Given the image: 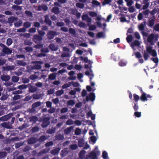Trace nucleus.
Returning a JSON list of instances; mask_svg holds the SVG:
<instances>
[{
  "mask_svg": "<svg viewBox=\"0 0 159 159\" xmlns=\"http://www.w3.org/2000/svg\"><path fill=\"white\" fill-rule=\"evenodd\" d=\"M146 97V94L144 93L142 94L140 97V99L143 101H147L148 99Z\"/></svg>",
  "mask_w": 159,
  "mask_h": 159,
  "instance_id": "32",
  "label": "nucleus"
},
{
  "mask_svg": "<svg viewBox=\"0 0 159 159\" xmlns=\"http://www.w3.org/2000/svg\"><path fill=\"white\" fill-rule=\"evenodd\" d=\"M134 99L135 101L134 102H138V100H139L140 98L139 95L136 94V93L133 94Z\"/></svg>",
  "mask_w": 159,
  "mask_h": 159,
  "instance_id": "37",
  "label": "nucleus"
},
{
  "mask_svg": "<svg viewBox=\"0 0 159 159\" xmlns=\"http://www.w3.org/2000/svg\"><path fill=\"white\" fill-rule=\"evenodd\" d=\"M39 128L38 126H35L33 127L31 129V131L32 133H35L38 131Z\"/></svg>",
  "mask_w": 159,
  "mask_h": 159,
  "instance_id": "45",
  "label": "nucleus"
},
{
  "mask_svg": "<svg viewBox=\"0 0 159 159\" xmlns=\"http://www.w3.org/2000/svg\"><path fill=\"white\" fill-rule=\"evenodd\" d=\"M57 35L56 31L53 30L49 31L47 33V36L48 39L51 40L53 39L55 36Z\"/></svg>",
  "mask_w": 159,
  "mask_h": 159,
  "instance_id": "7",
  "label": "nucleus"
},
{
  "mask_svg": "<svg viewBox=\"0 0 159 159\" xmlns=\"http://www.w3.org/2000/svg\"><path fill=\"white\" fill-rule=\"evenodd\" d=\"M8 96L7 95L5 94H2V95L1 97L0 98V99L1 101H4L6 100Z\"/></svg>",
  "mask_w": 159,
  "mask_h": 159,
  "instance_id": "50",
  "label": "nucleus"
},
{
  "mask_svg": "<svg viewBox=\"0 0 159 159\" xmlns=\"http://www.w3.org/2000/svg\"><path fill=\"white\" fill-rule=\"evenodd\" d=\"M45 18L44 22L45 23L49 26H51L52 25V21L49 18L48 15H46L44 16Z\"/></svg>",
  "mask_w": 159,
  "mask_h": 159,
  "instance_id": "13",
  "label": "nucleus"
},
{
  "mask_svg": "<svg viewBox=\"0 0 159 159\" xmlns=\"http://www.w3.org/2000/svg\"><path fill=\"white\" fill-rule=\"evenodd\" d=\"M22 20H20L18 21L15 23L14 25L16 27H19L22 25Z\"/></svg>",
  "mask_w": 159,
  "mask_h": 159,
  "instance_id": "44",
  "label": "nucleus"
},
{
  "mask_svg": "<svg viewBox=\"0 0 159 159\" xmlns=\"http://www.w3.org/2000/svg\"><path fill=\"white\" fill-rule=\"evenodd\" d=\"M38 33L39 34L38 35H40V36H42L43 38V37L44 36L45 34V32L42 30H38Z\"/></svg>",
  "mask_w": 159,
  "mask_h": 159,
  "instance_id": "59",
  "label": "nucleus"
},
{
  "mask_svg": "<svg viewBox=\"0 0 159 159\" xmlns=\"http://www.w3.org/2000/svg\"><path fill=\"white\" fill-rule=\"evenodd\" d=\"M19 80V78L16 76H13L11 78L12 81L14 83L17 82Z\"/></svg>",
  "mask_w": 159,
  "mask_h": 159,
  "instance_id": "34",
  "label": "nucleus"
},
{
  "mask_svg": "<svg viewBox=\"0 0 159 159\" xmlns=\"http://www.w3.org/2000/svg\"><path fill=\"white\" fill-rule=\"evenodd\" d=\"M50 117L49 116L43 117L39 119V121L42 122L41 126L43 128L47 127L50 124Z\"/></svg>",
  "mask_w": 159,
  "mask_h": 159,
  "instance_id": "4",
  "label": "nucleus"
},
{
  "mask_svg": "<svg viewBox=\"0 0 159 159\" xmlns=\"http://www.w3.org/2000/svg\"><path fill=\"white\" fill-rule=\"evenodd\" d=\"M64 93V91L61 89V90H59L58 91H57L56 92V94L57 96H61Z\"/></svg>",
  "mask_w": 159,
  "mask_h": 159,
  "instance_id": "55",
  "label": "nucleus"
},
{
  "mask_svg": "<svg viewBox=\"0 0 159 159\" xmlns=\"http://www.w3.org/2000/svg\"><path fill=\"white\" fill-rule=\"evenodd\" d=\"M51 11L52 12L56 15H58L60 12L59 8L57 7H52Z\"/></svg>",
  "mask_w": 159,
  "mask_h": 159,
  "instance_id": "17",
  "label": "nucleus"
},
{
  "mask_svg": "<svg viewBox=\"0 0 159 159\" xmlns=\"http://www.w3.org/2000/svg\"><path fill=\"white\" fill-rule=\"evenodd\" d=\"M37 141V139L35 137H31L28 140V143L29 144H33L36 143Z\"/></svg>",
  "mask_w": 159,
  "mask_h": 159,
  "instance_id": "16",
  "label": "nucleus"
},
{
  "mask_svg": "<svg viewBox=\"0 0 159 159\" xmlns=\"http://www.w3.org/2000/svg\"><path fill=\"white\" fill-rule=\"evenodd\" d=\"M7 153L6 152H0V159H2L6 157Z\"/></svg>",
  "mask_w": 159,
  "mask_h": 159,
  "instance_id": "36",
  "label": "nucleus"
},
{
  "mask_svg": "<svg viewBox=\"0 0 159 159\" xmlns=\"http://www.w3.org/2000/svg\"><path fill=\"white\" fill-rule=\"evenodd\" d=\"M12 8L16 11L21 9V8L20 6L16 5H13L12 7Z\"/></svg>",
  "mask_w": 159,
  "mask_h": 159,
  "instance_id": "47",
  "label": "nucleus"
},
{
  "mask_svg": "<svg viewBox=\"0 0 159 159\" xmlns=\"http://www.w3.org/2000/svg\"><path fill=\"white\" fill-rule=\"evenodd\" d=\"M12 43V41L11 39L9 38L7 39V40L6 44L7 46H10Z\"/></svg>",
  "mask_w": 159,
  "mask_h": 159,
  "instance_id": "57",
  "label": "nucleus"
},
{
  "mask_svg": "<svg viewBox=\"0 0 159 159\" xmlns=\"http://www.w3.org/2000/svg\"><path fill=\"white\" fill-rule=\"evenodd\" d=\"M12 116V113H9L7 115L2 116L0 118V121H5L11 118Z\"/></svg>",
  "mask_w": 159,
  "mask_h": 159,
  "instance_id": "11",
  "label": "nucleus"
},
{
  "mask_svg": "<svg viewBox=\"0 0 159 159\" xmlns=\"http://www.w3.org/2000/svg\"><path fill=\"white\" fill-rule=\"evenodd\" d=\"M70 53L68 52H63L61 55V57H70Z\"/></svg>",
  "mask_w": 159,
  "mask_h": 159,
  "instance_id": "38",
  "label": "nucleus"
},
{
  "mask_svg": "<svg viewBox=\"0 0 159 159\" xmlns=\"http://www.w3.org/2000/svg\"><path fill=\"white\" fill-rule=\"evenodd\" d=\"M73 127L71 126L70 127L65 129L64 130V133L65 134L68 135L71 132V131L73 129Z\"/></svg>",
  "mask_w": 159,
  "mask_h": 159,
  "instance_id": "19",
  "label": "nucleus"
},
{
  "mask_svg": "<svg viewBox=\"0 0 159 159\" xmlns=\"http://www.w3.org/2000/svg\"><path fill=\"white\" fill-rule=\"evenodd\" d=\"M76 6L80 8L83 9L84 7V4L80 2H77L76 4Z\"/></svg>",
  "mask_w": 159,
  "mask_h": 159,
  "instance_id": "41",
  "label": "nucleus"
},
{
  "mask_svg": "<svg viewBox=\"0 0 159 159\" xmlns=\"http://www.w3.org/2000/svg\"><path fill=\"white\" fill-rule=\"evenodd\" d=\"M71 86V83L69 82L68 83H66L64 84L62 87L63 89H65L68 88Z\"/></svg>",
  "mask_w": 159,
  "mask_h": 159,
  "instance_id": "54",
  "label": "nucleus"
},
{
  "mask_svg": "<svg viewBox=\"0 0 159 159\" xmlns=\"http://www.w3.org/2000/svg\"><path fill=\"white\" fill-rule=\"evenodd\" d=\"M33 43L30 39H26L24 41V44L25 45L30 46Z\"/></svg>",
  "mask_w": 159,
  "mask_h": 159,
  "instance_id": "29",
  "label": "nucleus"
},
{
  "mask_svg": "<svg viewBox=\"0 0 159 159\" xmlns=\"http://www.w3.org/2000/svg\"><path fill=\"white\" fill-rule=\"evenodd\" d=\"M43 38L42 36L38 34L33 35L32 38L33 41L37 44L35 45L34 47L36 49H39L43 47V44H42Z\"/></svg>",
  "mask_w": 159,
  "mask_h": 159,
  "instance_id": "1",
  "label": "nucleus"
},
{
  "mask_svg": "<svg viewBox=\"0 0 159 159\" xmlns=\"http://www.w3.org/2000/svg\"><path fill=\"white\" fill-rule=\"evenodd\" d=\"M89 15L92 17L97 16V14L96 12L93 11H90L89 12Z\"/></svg>",
  "mask_w": 159,
  "mask_h": 159,
  "instance_id": "60",
  "label": "nucleus"
},
{
  "mask_svg": "<svg viewBox=\"0 0 159 159\" xmlns=\"http://www.w3.org/2000/svg\"><path fill=\"white\" fill-rule=\"evenodd\" d=\"M146 52L145 51H144L143 57L145 61L148 60L149 57L148 53L151 55L153 57H156L157 56V52L155 49H152V47L151 46L147 47L146 48Z\"/></svg>",
  "mask_w": 159,
  "mask_h": 159,
  "instance_id": "2",
  "label": "nucleus"
},
{
  "mask_svg": "<svg viewBox=\"0 0 159 159\" xmlns=\"http://www.w3.org/2000/svg\"><path fill=\"white\" fill-rule=\"evenodd\" d=\"M53 142L52 141H50L46 143L45 144V146L46 147L48 148L50 146L53 145Z\"/></svg>",
  "mask_w": 159,
  "mask_h": 159,
  "instance_id": "52",
  "label": "nucleus"
},
{
  "mask_svg": "<svg viewBox=\"0 0 159 159\" xmlns=\"http://www.w3.org/2000/svg\"><path fill=\"white\" fill-rule=\"evenodd\" d=\"M150 18L151 19L148 20V25L149 27H152L154 25L155 22L156 20V17L155 16H153Z\"/></svg>",
  "mask_w": 159,
  "mask_h": 159,
  "instance_id": "9",
  "label": "nucleus"
},
{
  "mask_svg": "<svg viewBox=\"0 0 159 159\" xmlns=\"http://www.w3.org/2000/svg\"><path fill=\"white\" fill-rule=\"evenodd\" d=\"M67 153V152L66 150H62L61 151L60 155L62 157H63L66 156Z\"/></svg>",
  "mask_w": 159,
  "mask_h": 159,
  "instance_id": "58",
  "label": "nucleus"
},
{
  "mask_svg": "<svg viewBox=\"0 0 159 159\" xmlns=\"http://www.w3.org/2000/svg\"><path fill=\"white\" fill-rule=\"evenodd\" d=\"M158 36L153 33L150 34L147 38V41L151 45H153L158 40Z\"/></svg>",
  "mask_w": 159,
  "mask_h": 159,
  "instance_id": "3",
  "label": "nucleus"
},
{
  "mask_svg": "<svg viewBox=\"0 0 159 159\" xmlns=\"http://www.w3.org/2000/svg\"><path fill=\"white\" fill-rule=\"evenodd\" d=\"M95 96L94 93H90L89 96H87L86 98V100L87 101H89V100L93 102L95 99Z\"/></svg>",
  "mask_w": 159,
  "mask_h": 159,
  "instance_id": "10",
  "label": "nucleus"
},
{
  "mask_svg": "<svg viewBox=\"0 0 159 159\" xmlns=\"http://www.w3.org/2000/svg\"><path fill=\"white\" fill-rule=\"evenodd\" d=\"M25 50L28 52H30L32 51L33 49V48L30 47H26L25 48Z\"/></svg>",
  "mask_w": 159,
  "mask_h": 159,
  "instance_id": "62",
  "label": "nucleus"
},
{
  "mask_svg": "<svg viewBox=\"0 0 159 159\" xmlns=\"http://www.w3.org/2000/svg\"><path fill=\"white\" fill-rule=\"evenodd\" d=\"M28 87L27 85L22 84L18 86V88L20 89H26Z\"/></svg>",
  "mask_w": 159,
  "mask_h": 159,
  "instance_id": "56",
  "label": "nucleus"
},
{
  "mask_svg": "<svg viewBox=\"0 0 159 159\" xmlns=\"http://www.w3.org/2000/svg\"><path fill=\"white\" fill-rule=\"evenodd\" d=\"M80 58L81 60L84 61L85 63H88V61L89 63L91 62L90 61H88V59L87 57H83L81 56L80 57Z\"/></svg>",
  "mask_w": 159,
  "mask_h": 159,
  "instance_id": "39",
  "label": "nucleus"
},
{
  "mask_svg": "<svg viewBox=\"0 0 159 159\" xmlns=\"http://www.w3.org/2000/svg\"><path fill=\"white\" fill-rule=\"evenodd\" d=\"M118 64L120 66H124L126 65L127 62L123 60H121L119 62Z\"/></svg>",
  "mask_w": 159,
  "mask_h": 159,
  "instance_id": "35",
  "label": "nucleus"
},
{
  "mask_svg": "<svg viewBox=\"0 0 159 159\" xmlns=\"http://www.w3.org/2000/svg\"><path fill=\"white\" fill-rule=\"evenodd\" d=\"M57 75V73H53L50 74L48 76V79L51 80H54L56 79Z\"/></svg>",
  "mask_w": 159,
  "mask_h": 159,
  "instance_id": "22",
  "label": "nucleus"
},
{
  "mask_svg": "<svg viewBox=\"0 0 159 159\" xmlns=\"http://www.w3.org/2000/svg\"><path fill=\"white\" fill-rule=\"evenodd\" d=\"M69 33L72 34L73 36H75L76 35V32L75 30L71 28L69 29Z\"/></svg>",
  "mask_w": 159,
  "mask_h": 159,
  "instance_id": "31",
  "label": "nucleus"
},
{
  "mask_svg": "<svg viewBox=\"0 0 159 159\" xmlns=\"http://www.w3.org/2000/svg\"><path fill=\"white\" fill-rule=\"evenodd\" d=\"M149 10L148 9H147V10L143 11H142V13L143 14V15L145 16V18H147L149 14Z\"/></svg>",
  "mask_w": 159,
  "mask_h": 159,
  "instance_id": "53",
  "label": "nucleus"
},
{
  "mask_svg": "<svg viewBox=\"0 0 159 159\" xmlns=\"http://www.w3.org/2000/svg\"><path fill=\"white\" fill-rule=\"evenodd\" d=\"M133 37L132 35H129L126 38V39L127 42L128 43L131 42L133 40Z\"/></svg>",
  "mask_w": 159,
  "mask_h": 159,
  "instance_id": "49",
  "label": "nucleus"
},
{
  "mask_svg": "<svg viewBox=\"0 0 159 159\" xmlns=\"http://www.w3.org/2000/svg\"><path fill=\"white\" fill-rule=\"evenodd\" d=\"M134 105L133 106V108L135 111H137L139 108L138 102H134Z\"/></svg>",
  "mask_w": 159,
  "mask_h": 159,
  "instance_id": "61",
  "label": "nucleus"
},
{
  "mask_svg": "<svg viewBox=\"0 0 159 159\" xmlns=\"http://www.w3.org/2000/svg\"><path fill=\"white\" fill-rule=\"evenodd\" d=\"M41 49V52L42 53H48L49 52L48 48L47 47L43 48Z\"/></svg>",
  "mask_w": 159,
  "mask_h": 159,
  "instance_id": "51",
  "label": "nucleus"
},
{
  "mask_svg": "<svg viewBox=\"0 0 159 159\" xmlns=\"http://www.w3.org/2000/svg\"><path fill=\"white\" fill-rule=\"evenodd\" d=\"M60 150L59 148H56L53 149L51 152V154L53 155H55L57 154Z\"/></svg>",
  "mask_w": 159,
  "mask_h": 159,
  "instance_id": "24",
  "label": "nucleus"
},
{
  "mask_svg": "<svg viewBox=\"0 0 159 159\" xmlns=\"http://www.w3.org/2000/svg\"><path fill=\"white\" fill-rule=\"evenodd\" d=\"M100 154L99 151H97L96 152L94 151H92L89 154V157L92 159H97V156H99Z\"/></svg>",
  "mask_w": 159,
  "mask_h": 159,
  "instance_id": "8",
  "label": "nucleus"
},
{
  "mask_svg": "<svg viewBox=\"0 0 159 159\" xmlns=\"http://www.w3.org/2000/svg\"><path fill=\"white\" fill-rule=\"evenodd\" d=\"M31 23L28 21L24 22L23 24V27L26 29L30 28L31 26Z\"/></svg>",
  "mask_w": 159,
  "mask_h": 159,
  "instance_id": "27",
  "label": "nucleus"
},
{
  "mask_svg": "<svg viewBox=\"0 0 159 159\" xmlns=\"http://www.w3.org/2000/svg\"><path fill=\"white\" fill-rule=\"evenodd\" d=\"M25 14L27 16L29 17H32L33 16L32 12L29 11H25Z\"/></svg>",
  "mask_w": 159,
  "mask_h": 159,
  "instance_id": "43",
  "label": "nucleus"
},
{
  "mask_svg": "<svg viewBox=\"0 0 159 159\" xmlns=\"http://www.w3.org/2000/svg\"><path fill=\"white\" fill-rule=\"evenodd\" d=\"M111 2V0H104L102 2V5L104 6L106 5L109 4L111 5L110 3Z\"/></svg>",
  "mask_w": 159,
  "mask_h": 159,
  "instance_id": "42",
  "label": "nucleus"
},
{
  "mask_svg": "<svg viewBox=\"0 0 159 159\" xmlns=\"http://www.w3.org/2000/svg\"><path fill=\"white\" fill-rule=\"evenodd\" d=\"M18 18L14 16H11L7 20V22L9 23H12L15 21H16Z\"/></svg>",
  "mask_w": 159,
  "mask_h": 159,
  "instance_id": "23",
  "label": "nucleus"
},
{
  "mask_svg": "<svg viewBox=\"0 0 159 159\" xmlns=\"http://www.w3.org/2000/svg\"><path fill=\"white\" fill-rule=\"evenodd\" d=\"M102 157L104 159H107L108 157V154L106 151H104L102 153Z\"/></svg>",
  "mask_w": 159,
  "mask_h": 159,
  "instance_id": "64",
  "label": "nucleus"
},
{
  "mask_svg": "<svg viewBox=\"0 0 159 159\" xmlns=\"http://www.w3.org/2000/svg\"><path fill=\"white\" fill-rule=\"evenodd\" d=\"M17 64L20 66H25L27 64L23 60L18 61Z\"/></svg>",
  "mask_w": 159,
  "mask_h": 159,
  "instance_id": "46",
  "label": "nucleus"
},
{
  "mask_svg": "<svg viewBox=\"0 0 159 159\" xmlns=\"http://www.w3.org/2000/svg\"><path fill=\"white\" fill-rule=\"evenodd\" d=\"M33 63L35 65L33 66V69L34 70H40L42 68V66L41 65L42 64L43 62L40 61H33Z\"/></svg>",
  "mask_w": 159,
  "mask_h": 159,
  "instance_id": "6",
  "label": "nucleus"
},
{
  "mask_svg": "<svg viewBox=\"0 0 159 159\" xmlns=\"http://www.w3.org/2000/svg\"><path fill=\"white\" fill-rule=\"evenodd\" d=\"M86 152L84 150H81L79 153V157L80 159H84Z\"/></svg>",
  "mask_w": 159,
  "mask_h": 159,
  "instance_id": "25",
  "label": "nucleus"
},
{
  "mask_svg": "<svg viewBox=\"0 0 159 159\" xmlns=\"http://www.w3.org/2000/svg\"><path fill=\"white\" fill-rule=\"evenodd\" d=\"M0 78L2 81L7 82L10 80V77L9 75L3 74L1 75Z\"/></svg>",
  "mask_w": 159,
  "mask_h": 159,
  "instance_id": "12",
  "label": "nucleus"
},
{
  "mask_svg": "<svg viewBox=\"0 0 159 159\" xmlns=\"http://www.w3.org/2000/svg\"><path fill=\"white\" fill-rule=\"evenodd\" d=\"M41 104L40 102H37L33 103L32 105L31 110L34 111L35 110V108L39 106Z\"/></svg>",
  "mask_w": 159,
  "mask_h": 159,
  "instance_id": "18",
  "label": "nucleus"
},
{
  "mask_svg": "<svg viewBox=\"0 0 159 159\" xmlns=\"http://www.w3.org/2000/svg\"><path fill=\"white\" fill-rule=\"evenodd\" d=\"M29 91L32 93H34L36 92L38 89L37 88L34 86H31L30 84H28Z\"/></svg>",
  "mask_w": 159,
  "mask_h": 159,
  "instance_id": "14",
  "label": "nucleus"
},
{
  "mask_svg": "<svg viewBox=\"0 0 159 159\" xmlns=\"http://www.w3.org/2000/svg\"><path fill=\"white\" fill-rule=\"evenodd\" d=\"M32 96L34 99H39L41 98V95L40 94L34 93L32 95Z\"/></svg>",
  "mask_w": 159,
  "mask_h": 159,
  "instance_id": "30",
  "label": "nucleus"
},
{
  "mask_svg": "<svg viewBox=\"0 0 159 159\" xmlns=\"http://www.w3.org/2000/svg\"><path fill=\"white\" fill-rule=\"evenodd\" d=\"M81 130L79 128H77L75 131V134L76 135H78L81 134Z\"/></svg>",
  "mask_w": 159,
  "mask_h": 159,
  "instance_id": "48",
  "label": "nucleus"
},
{
  "mask_svg": "<svg viewBox=\"0 0 159 159\" xmlns=\"http://www.w3.org/2000/svg\"><path fill=\"white\" fill-rule=\"evenodd\" d=\"M48 139V138L45 135H43L40 136L37 140L40 143L44 142Z\"/></svg>",
  "mask_w": 159,
  "mask_h": 159,
  "instance_id": "21",
  "label": "nucleus"
},
{
  "mask_svg": "<svg viewBox=\"0 0 159 159\" xmlns=\"http://www.w3.org/2000/svg\"><path fill=\"white\" fill-rule=\"evenodd\" d=\"M49 48L52 51H56L58 49L57 46L53 43L50 44L49 46Z\"/></svg>",
  "mask_w": 159,
  "mask_h": 159,
  "instance_id": "15",
  "label": "nucleus"
},
{
  "mask_svg": "<svg viewBox=\"0 0 159 159\" xmlns=\"http://www.w3.org/2000/svg\"><path fill=\"white\" fill-rule=\"evenodd\" d=\"M1 125L3 127L8 129H10L11 128V125L10 122H4L1 124Z\"/></svg>",
  "mask_w": 159,
  "mask_h": 159,
  "instance_id": "20",
  "label": "nucleus"
},
{
  "mask_svg": "<svg viewBox=\"0 0 159 159\" xmlns=\"http://www.w3.org/2000/svg\"><path fill=\"white\" fill-rule=\"evenodd\" d=\"M84 145V143L83 140H80L78 142V146L80 147H83Z\"/></svg>",
  "mask_w": 159,
  "mask_h": 159,
  "instance_id": "63",
  "label": "nucleus"
},
{
  "mask_svg": "<svg viewBox=\"0 0 159 159\" xmlns=\"http://www.w3.org/2000/svg\"><path fill=\"white\" fill-rule=\"evenodd\" d=\"M4 69L6 70H12L14 69V67L12 66H7L6 67H3Z\"/></svg>",
  "mask_w": 159,
  "mask_h": 159,
  "instance_id": "33",
  "label": "nucleus"
},
{
  "mask_svg": "<svg viewBox=\"0 0 159 159\" xmlns=\"http://www.w3.org/2000/svg\"><path fill=\"white\" fill-rule=\"evenodd\" d=\"M75 104V102L72 100H70L67 102V106H73Z\"/></svg>",
  "mask_w": 159,
  "mask_h": 159,
  "instance_id": "40",
  "label": "nucleus"
},
{
  "mask_svg": "<svg viewBox=\"0 0 159 159\" xmlns=\"http://www.w3.org/2000/svg\"><path fill=\"white\" fill-rule=\"evenodd\" d=\"M2 48V52L6 55L11 54L12 52L11 49L7 47L5 45L3 44H0Z\"/></svg>",
  "mask_w": 159,
  "mask_h": 159,
  "instance_id": "5",
  "label": "nucleus"
},
{
  "mask_svg": "<svg viewBox=\"0 0 159 159\" xmlns=\"http://www.w3.org/2000/svg\"><path fill=\"white\" fill-rule=\"evenodd\" d=\"M55 139L57 140H61L64 139V135L61 134H58L55 136Z\"/></svg>",
  "mask_w": 159,
  "mask_h": 159,
  "instance_id": "28",
  "label": "nucleus"
},
{
  "mask_svg": "<svg viewBox=\"0 0 159 159\" xmlns=\"http://www.w3.org/2000/svg\"><path fill=\"white\" fill-rule=\"evenodd\" d=\"M140 45V43L139 41L137 40H135L134 42H132L131 44V47L133 48L134 46H139Z\"/></svg>",
  "mask_w": 159,
  "mask_h": 159,
  "instance_id": "26",
  "label": "nucleus"
}]
</instances>
